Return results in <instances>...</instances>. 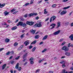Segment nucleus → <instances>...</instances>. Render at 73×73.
<instances>
[{
  "instance_id": "nucleus-1",
  "label": "nucleus",
  "mask_w": 73,
  "mask_h": 73,
  "mask_svg": "<svg viewBox=\"0 0 73 73\" xmlns=\"http://www.w3.org/2000/svg\"><path fill=\"white\" fill-rule=\"evenodd\" d=\"M19 63H17L15 66V69H18V71H21V68L20 67H19Z\"/></svg>"
},
{
  "instance_id": "nucleus-2",
  "label": "nucleus",
  "mask_w": 73,
  "mask_h": 73,
  "mask_svg": "<svg viewBox=\"0 0 73 73\" xmlns=\"http://www.w3.org/2000/svg\"><path fill=\"white\" fill-rule=\"evenodd\" d=\"M37 15V13H31L29 15V17H32V16H36V15Z\"/></svg>"
},
{
  "instance_id": "nucleus-3",
  "label": "nucleus",
  "mask_w": 73,
  "mask_h": 73,
  "mask_svg": "<svg viewBox=\"0 0 73 73\" xmlns=\"http://www.w3.org/2000/svg\"><path fill=\"white\" fill-rule=\"evenodd\" d=\"M56 17L54 16H53L50 18V23L52 22V19H53L52 20V21H54V20L56 19Z\"/></svg>"
},
{
  "instance_id": "nucleus-4",
  "label": "nucleus",
  "mask_w": 73,
  "mask_h": 73,
  "mask_svg": "<svg viewBox=\"0 0 73 73\" xmlns=\"http://www.w3.org/2000/svg\"><path fill=\"white\" fill-rule=\"evenodd\" d=\"M62 50H65V52H67L69 50V49L66 48V46H63L62 48Z\"/></svg>"
},
{
  "instance_id": "nucleus-5",
  "label": "nucleus",
  "mask_w": 73,
  "mask_h": 73,
  "mask_svg": "<svg viewBox=\"0 0 73 73\" xmlns=\"http://www.w3.org/2000/svg\"><path fill=\"white\" fill-rule=\"evenodd\" d=\"M60 30H58V31L55 32L54 33V35L56 36V35H58L60 33Z\"/></svg>"
},
{
  "instance_id": "nucleus-6",
  "label": "nucleus",
  "mask_w": 73,
  "mask_h": 73,
  "mask_svg": "<svg viewBox=\"0 0 73 73\" xmlns=\"http://www.w3.org/2000/svg\"><path fill=\"white\" fill-rule=\"evenodd\" d=\"M24 44H25V46H27L28 45H29V40H27L24 43Z\"/></svg>"
},
{
  "instance_id": "nucleus-7",
  "label": "nucleus",
  "mask_w": 73,
  "mask_h": 73,
  "mask_svg": "<svg viewBox=\"0 0 73 73\" xmlns=\"http://www.w3.org/2000/svg\"><path fill=\"white\" fill-rule=\"evenodd\" d=\"M34 59L33 58H31L30 59V64H33L34 63L33 62V61Z\"/></svg>"
},
{
  "instance_id": "nucleus-8",
  "label": "nucleus",
  "mask_w": 73,
  "mask_h": 73,
  "mask_svg": "<svg viewBox=\"0 0 73 73\" xmlns=\"http://www.w3.org/2000/svg\"><path fill=\"white\" fill-rule=\"evenodd\" d=\"M52 26H53L52 27L50 28L51 29H53L54 28V27L56 26V24H54V23H52L50 25V27H52Z\"/></svg>"
},
{
  "instance_id": "nucleus-9",
  "label": "nucleus",
  "mask_w": 73,
  "mask_h": 73,
  "mask_svg": "<svg viewBox=\"0 0 73 73\" xmlns=\"http://www.w3.org/2000/svg\"><path fill=\"white\" fill-rule=\"evenodd\" d=\"M67 13V11H63L60 13L61 15H64Z\"/></svg>"
},
{
  "instance_id": "nucleus-10",
  "label": "nucleus",
  "mask_w": 73,
  "mask_h": 73,
  "mask_svg": "<svg viewBox=\"0 0 73 73\" xmlns=\"http://www.w3.org/2000/svg\"><path fill=\"white\" fill-rule=\"evenodd\" d=\"M57 27H56L57 28H59L60 27V25L61 24V22H58L57 23Z\"/></svg>"
},
{
  "instance_id": "nucleus-11",
  "label": "nucleus",
  "mask_w": 73,
  "mask_h": 73,
  "mask_svg": "<svg viewBox=\"0 0 73 73\" xmlns=\"http://www.w3.org/2000/svg\"><path fill=\"white\" fill-rule=\"evenodd\" d=\"M69 38L71 39V40L73 41V34L71 35L69 37Z\"/></svg>"
},
{
  "instance_id": "nucleus-12",
  "label": "nucleus",
  "mask_w": 73,
  "mask_h": 73,
  "mask_svg": "<svg viewBox=\"0 0 73 73\" xmlns=\"http://www.w3.org/2000/svg\"><path fill=\"white\" fill-rule=\"evenodd\" d=\"M65 54L67 56H69L70 55V53L68 52H66L65 53Z\"/></svg>"
},
{
  "instance_id": "nucleus-13",
  "label": "nucleus",
  "mask_w": 73,
  "mask_h": 73,
  "mask_svg": "<svg viewBox=\"0 0 73 73\" xmlns=\"http://www.w3.org/2000/svg\"><path fill=\"white\" fill-rule=\"evenodd\" d=\"M30 32L31 33H33V34H35L36 31H35V30L32 29L31 30Z\"/></svg>"
},
{
  "instance_id": "nucleus-14",
  "label": "nucleus",
  "mask_w": 73,
  "mask_h": 73,
  "mask_svg": "<svg viewBox=\"0 0 73 73\" xmlns=\"http://www.w3.org/2000/svg\"><path fill=\"white\" fill-rule=\"evenodd\" d=\"M17 29V26H15L11 29V30L13 31L14 30H16V29Z\"/></svg>"
},
{
  "instance_id": "nucleus-15",
  "label": "nucleus",
  "mask_w": 73,
  "mask_h": 73,
  "mask_svg": "<svg viewBox=\"0 0 73 73\" xmlns=\"http://www.w3.org/2000/svg\"><path fill=\"white\" fill-rule=\"evenodd\" d=\"M9 41H10V39L8 38H6L5 40V42H9Z\"/></svg>"
},
{
  "instance_id": "nucleus-16",
  "label": "nucleus",
  "mask_w": 73,
  "mask_h": 73,
  "mask_svg": "<svg viewBox=\"0 0 73 73\" xmlns=\"http://www.w3.org/2000/svg\"><path fill=\"white\" fill-rule=\"evenodd\" d=\"M6 66H7V64H5L3 66L2 68V70H4V68H5Z\"/></svg>"
},
{
  "instance_id": "nucleus-17",
  "label": "nucleus",
  "mask_w": 73,
  "mask_h": 73,
  "mask_svg": "<svg viewBox=\"0 0 73 73\" xmlns=\"http://www.w3.org/2000/svg\"><path fill=\"white\" fill-rule=\"evenodd\" d=\"M4 14H5V16H7L9 14V13H8V12L7 11H6L4 13Z\"/></svg>"
},
{
  "instance_id": "nucleus-18",
  "label": "nucleus",
  "mask_w": 73,
  "mask_h": 73,
  "mask_svg": "<svg viewBox=\"0 0 73 73\" xmlns=\"http://www.w3.org/2000/svg\"><path fill=\"white\" fill-rule=\"evenodd\" d=\"M39 37L40 35H37L35 36V39H38V38Z\"/></svg>"
},
{
  "instance_id": "nucleus-19",
  "label": "nucleus",
  "mask_w": 73,
  "mask_h": 73,
  "mask_svg": "<svg viewBox=\"0 0 73 73\" xmlns=\"http://www.w3.org/2000/svg\"><path fill=\"white\" fill-rule=\"evenodd\" d=\"M5 5V3L1 5V4L0 3V8H3L4 5Z\"/></svg>"
},
{
  "instance_id": "nucleus-20",
  "label": "nucleus",
  "mask_w": 73,
  "mask_h": 73,
  "mask_svg": "<svg viewBox=\"0 0 73 73\" xmlns=\"http://www.w3.org/2000/svg\"><path fill=\"white\" fill-rule=\"evenodd\" d=\"M48 38V35H46L43 38L42 40H44L45 39H46Z\"/></svg>"
},
{
  "instance_id": "nucleus-21",
  "label": "nucleus",
  "mask_w": 73,
  "mask_h": 73,
  "mask_svg": "<svg viewBox=\"0 0 73 73\" xmlns=\"http://www.w3.org/2000/svg\"><path fill=\"white\" fill-rule=\"evenodd\" d=\"M38 27H41L42 26L41 25V22H39L38 24Z\"/></svg>"
},
{
  "instance_id": "nucleus-22",
  "label": "nucleus",
  "mask_w": 73,
  "mask_h": 73,
  "mask_svg": "<svg viewBox=\"0 0 73 73\" xmlns=\"http://www.w3.org/2000/svg\"><path fill=\"white\" fill-rule=\"evenodd\" d=\"M23 46H24V45H22L20 46V47L18 49V50H20L21 49L23 48Z\"/></svg>"
},
{
  "instance_id": "nucleus-23",
  "label": "nucleus",
  "mask_w": 73,
  "mask_h": 73,
  "mask_svg": "<svg viewBox=\"0 0 73 73\" xmlns=\"http://www.w3.org/2000/svg\"><path fill=\"white\" fill-rule=\"evenodd\" d=\"M36 42H37V40H35L34 41H33V42L31 43V45H32V44H36Z\"/></svg>"
},
{
  "instance_id": "nucleus-24",
  "label": "nucleus",
  "mask_w": 73,
  "mask_h": 73,
  "mask_svg": "<svg viewBox=\"0 0 73 73\" xmlns=\"http://www.w3.org/2000/svg\"><path fill=\"white\" fill-rule=\"evenodd\" d=\"M19 23L20 26H23V22H19Z\"/></svg>"
},
{
  "instance_id": "nucleus-25",
  "label": "nucleus",
  "mask_w": 73,
  "mask_h": 73,
  "mask_svg": "<svg viewBox=\"0 0 73 73\" xmlns=\"http://www.w3.org/2000/svg\"><path fill=\"white\" fill-rule=\"evenodd\" d=\"M34 24V22L32 21L30 22V24L29 25H32Z\"/></svg>"
},
{
  "instance_id": "nucleus-26",
  "label": "nucleus",
  "mask_w": 73,
  "mask_h": 73,
  "mask_svg": "<svg viewBox=\"0 0 73 73\" xmlns=\"http://www.w3.org/2000/svg\"><path fill=\"white\" fill-rule=\"evenodd\" d=\"M70 8V6H68L66 7H64L63 8V9H68Z\"/></svg>"
},
{
  "instance_id": "nucleus-27",
  "label": "nucleus",
  "mask_w": 73,
  "mask_h": 73,
  "mask_svg": "<svg viewBox=\"0 0 73 73\" xmlns=\"http://www.w3.org/2000/svg\"><path fill=\"white\" fill-rule=\"evenodd\" d=\"M25 37V36L24 35V34H23L21 36V38H24Z\"/></svg>"
},
{
  "instance_id": "nucleus-28",
  "label": "nucleus",
  "mask_w": 73,
  "mask_h": 73,
  "mask_svg": "<svg viewBox=\"0 0 73 73\" xmlns=\"http://www.w3.org/2000/svg\"><path fill=\"white\" fill-rule=\"evenodd\" d=\"M23 27H24V28L26 27H27V25L26 24L24 23H23V25H22Z\"/></svg>"
},
{
  "instance_id": "nucleus-29",
  "label": "nucleus",
  "mask_w": 73,
  "mask_h": 73,
  "mask_svg": "<svg viewBox=\"0 0 73 73\" xmlns=\"http://www.w3.org/2000/svg\"><path fill=\"white\" fill-rule=\"evenodd\" d=\"M38 23L36 24L34 26V27H35V28H36V27H38Z\"/></svg>"
},
{
  "instance_id": "nucleus-30",
  "label": "nucleus",
  "mask_w": 73,
  "mask_h": 73,
  "mask_svg": "<svg viewBox=\"0 0 73 73\" xmlns=\"http://www.w3.org/2000/svg\"><path fill=\"white\" fill-rule=\"evenodd\" d=\"M10 53H11V52L9 51L8 52H7V53H6V56H8V55H9V54H10Z\"/></svg>"
},
{
  "instance_id": "nucleus-31",
  "label": "nucleus",
  "mask_w": 73,
  "mask_h": 73,
  "mask_svg": "<svg viewBox=\"0 0 73 73\" xmlns=\"http://www.w3.org/2000/svg\"><path fill=\"white\" fill-rule=\"evenodd\" d=\"M66 72V71L65 70H63L62 73H68L67 71H66V72Z\"/></svg>"
},
{
  "instance_id": "nucleus-32",
  "label": "nucleus",
  "mask_w": 73,
  "mask_h": 73,
  "mask_svg": "<svg viewBox=\"0 0 73 73\" xmlns=\"http://www.w3.org/2000/svg\"><path fill=\"white\" fill-rule=\"evenodd\" d=\"M15 9H12L11 11V13L13 12H15Z\"/></svg>"
},
{
  "instance_id": "nucleus-33",
  "label": "nucleus",
  "mask_w": 73,
  "mask_h": 73,
  "mask_svg": "<svg viewBox=\"0 0 73 73\" xmlns=\"http://www.w3.org/2000/svg\"><path fill=\"white\" fill-rule=\"evenodd\" d=\"M14 45L15 46H17V45H18V43L17 42H15L14 43Z\"/></svg>"
},
{
  "instance_id": "nucleus-34",
  "label": "nucleus",
  "mask_w": 73,
  "mask_h": 73,
  "mask_svg": "<svg viewBox=\"0 0 73 73\" xmlns=\"http://www.w3.org/2000/svg\"><path fill=\"white\" fill-rule=\"evenodd\" d=\"M28 55V54H27V53H25L24 54V56H25V57H26V56H27Z\"/></svg>"
},
{
  "instance_id": "nucleus-35",
  "label": "nucleus",
  "mask_w": 73,
  "mask_h": 73,
  "mask_svg": "<svg viewBox=\"0 0 73 73\" xmlns=\"http://www.w3.org/2000/svg\"><path fill=\"white\" fill-rule=\"evenodd\" d=\"M62 66L63 68H65V67L66 66V65H65V63H64L62 64Z\"/></svg>"
},
{
  "instance_id": "nucleus-36",
  "label": "nucleus",
  "mask_w": 73,
  "mask_h": 73,
  "mask_svg": "<svg viewBox=\"0 0 73 73\" xmlns=\"http://www.w3.org/2000/svg\"><path fill=\"white\" fill-rule=\"evenodd\" d=\"M30 23V22L29 21H27L26 22V24H27V25H29Z\"/></svg>"
},
{
  "instance_id": "nucleus-37",
  "label": "nucleus",
  "mask_w": 73,
  "mask_h": 73,
  "mask_svg": "<svg viewBox=\"0 0 73 73\" xmlns=\"http://www.w3.org/2000/svg\"><path fill=\"white\" fill-rule=\"evenodd\" d=\"M46 49H45L44 50L42 51V53H44V52H46Z\"/></svg>"
},
{
  "instance_id": "nucleus-38",
  "label": "nucleus",
  "mask_w": 73,
  "mask_h": 73,
  "mask_svg": "<svg viewBox=\"0 0 73 73\" xmlns=\"http://www.w3.org/2000/svg\"><path fill=\"white\" fill-rule=\"evenodd\" d=\"M24 17L25 18H26V17H28V14H25L24 15Z\"/></svg>"
},
{
  "instance_id": "nucleus-39",
  "label": "nucleus",
  "mask_w": 73,
  "mask_h": 73,
  "mask_svg": "<svg viewBox=\"0 0 73 73\" xmlns=\"http://www.w3.org/2000/svg\"><path fill=\"white\" fill-rule=\"evenodd\" d=\"M35 49H36V47H34L32 50V52H35Z\"/></svg>"
},
{
  "instance_id": "nucleus-40",
  "label": "nucleus",
  "mask_w": 73,
  "mask_h": 73,
  "mask_svg": "<svg viewBox=\"0 0 73 73\" xmlns=\"http://www.w3.org/2000/svg\"><path fill=\"white\" fill-rule=\"evenodd\" d=\"M29 3H26L23 6H27L28 5H29Z\"/></svg>"
},
{
  "instance_id": "nucleus-41",
  "label": "nucleus",
  "mask_w": 73,
  "mask_h": 73,
  "mask_svg": "<svg viewBox=\"0 0 73 73\" xmlns=\"http://www.w3.org/2000/svg\"><path fill=\"white\" fill-rule=\"evenodd\" d=\"M20 56H19L15 58V60H18V59H19V58H20Z\"/></svg>"
},
{
  "instance_id": "nucleus-42",
  "label": "nucleus",
  "mask_w": 73,
  "mask_h": 73,
  "mask_svg": "<svg viewBox=\"0 0 73 73\" xmlns=\"http://www.w3.org/2000/svg\"><path fill=\"white\" fill-rule=\"evenodd\" d=\"M35 19L36 20H38L39 19V17H35Z\"/></svg>"
},
{
  "instance_id": "nucleus-43",
  "label": "nucleus",
  "mask_w": 73,
  "mask_h": 73,
  "mask_svg": "<svg viewBox=\"0 0 73 73\" xmlns=\"http://www.w3.org/2000/svg\"><path fill=\"white\" fill-rule=\"evenodd\" d=\"M32 47H33V46H32V45L30 46L29 47V49H32Z\"/></svg>"
},
{
  "instance_id": "nucleus-44",
  "label": "nucleus",
  "mask_w": 73,
  "mask_h": 73,
  "mask_svg": "<svg viewBox=\"0 0 73 73\" xmlns=\"http://www.w3.org/2000/svg\"><path fill=\"white\" fill-rule=\"evenodd\" d=\"M48 11H44V14L45 15H46V14H47V13H48Z\"/></svg>"
},
{
  "instance_id": "nucleus-45",
  "label": "nucleus",
  "mask_w": 73,
  "mask_h": 73,
  "mask_svg": "<svg viewBox=\"0 0 73 73\" xmlns=\"http://www.w3.org/2000/svg\"><path fill=\"white\" fill-rule=\"evenodd\" d=\"M4 48H1L0 49V52H1V51H2V50H4Z\"/></svg>"
},
{
  "instance_id": "nucleus-46",
  "label": "nucleus",
  "mask_w": 73,
  "mask_h": 73,
  "mask_svg": "<svg viewBox=\"0 0 73 73\" xmlns=\"http://www.w3.org/2000/svg\"><path fill=\"white\" fill-rule=\"evenodd\" d=\"M65 61H62V62H60V64H64V63H65Z\"/></svg>"
},
{
  "instance_id": "nucleus-47",
  "label": "nucleus",
  "mask_w": 73,
  "mask_h": 73,
  "mask_svg": "<svg viewBox=\"0 0 73 73\" xmlns=\"http://www.w3.org/2000/svg\"><path fill=\"white\" fill-rule=\"evenodd\" d=\"M65 43H66V42H63L62 43V45H64L65 44Z\"/></svg>"
},
{
  "instance_id": "nucleus-48",
  "label": "nucleus",
  "mask_w": 73,
  "mask_h": 73,
  "mask_svg": "<svg viewBox=\"0 0 73 73\" xmlns=\"http://www.w3.org/2000/svg\"><path fill=\"white\" fill-rule=\"evenodd\" d=\"M17 12H18V11H15L13 13V14H16V13H17Z\"/></svg>"
},
{
  "instance_id": "nucleus-49",
  "label": "nucleus",
  "mask_w": 73,
  "mask_h": 73,
  "mask_svg": "<svg viewBox=\"0 0 73 73\" xmlns=\"http://www.w3.org/2000/svg\"><path fill=\"white\" fill-rule=\"evenodd\" d=\"M23 59H26V57L23 56Z\"/></svg>"
},
{
  "instance_id": "nucleus-50",
  "label": "nucleus",
  "mask_w": 73,
  "mask_h": 73,
  "mask_svg": "<svg viewBox=\"0 0 73 73\" xmlns=\"http://www.w3.org/2000/svg\"><path fill=\"white\" fill-rule=\"evenodd\" d=\"M49 18H47L45 20V21H48L49 20Z\"/></svg>"
},
{
  "instance_id": "nucleus-51",
  "label": "nucleus",
  "mask_w": 73,
  "mask_h": 73,
  "mask_svg": "<svg viewBox=\"0 0 73 73\" xmlns=\"http://www.w3.org/2000/svg\"><path fill=\"white\" fill-rule=\"evenodd\" d=\"M56 7V4H54L52 6V7Z\"/></svg>"
},
{
  "instance_id": "nucleus-52",
  "label": "nucleus",
  "mask_w": 73,
  "mask_h": 73,
  "mask_svg": "<svg viewBox=\"0 0 73 73\" xmlns=\"http://www.w3.org/2000/svg\"><path fill=\"white\" fill-rule=\"evenodd\" d=\"M10 53H11V54H13V53H14V52H13V51H12L10 52Z\"/></svg>"
},
{
  "instance_id": "nucleus-53",
  "label": "nucleus",
  "mask_w": 73,
  "mask_h": 73,
  "mask_svg": "<svg viewBox=\"0 0 73 73\" xmlns=\"http://www.w3.org/2000/svg\"><path fill=\"white\" fill-rule=\"evenodd\" d=\"M21 21H24V18H21Z\"/></svg>"
},
{
  "instance_id": "nucleus-54",
  "label": "nucleus",
  "mask_w": 73,
  "mask_h": 73,
  "mask_svg": "<svg viewBox=\"0 0 73 73\" xmlns=\"http://www.w3.org/2000/svg\"><path fill=\"white\" fill-rule=\"evenodd\" d=\"M40 71V70L38 69L36 71V72L37 73V72H39Z\"/></svg>"
},
{
  "instance_id": "nucleus-55",
  "label": "nucleus",
  "mask_w": 73,
  "mask_h": 73,
  "mask_svg": "<svg viewBox=\"0 0 73 73\" xmlns=\"http://www.w3.org/2000/svg\"><path fill=\"white\" fill-rule=\"evenodd\" d=\"M62 40H63V38H62L60 40H59V42H61V41H62Z\"/></svg>"
},
{
  "instance_id": "nucleus-56",
  "label": "nucleus",
  "mask_w": 73,
  "mask_h": 73,
  "mask_svg": "<svg viewBox=\"0 0 73 73\" xmlns=\"http://www.w3.org/2000/svg\"><path fill=\"white\" fill-rule=\"evenodd\" d=\"M42 44H43V42H41L40 43L39 45H41Z\"/></svg>"
},
{
  "instance_id": "nucleus-57",
  "label": "nucleus",
  "mask_w": 73,
  "mask_h": 73,
  "mask_svg": "<svg viewBox=\"0 0 73 73\" xmlns=\"http://www.w3.org/2000/svg\"><path fill=\"white\" fill-rule=\"evenodd\" d=\"M12 57H13V56H11L9 58V60H11V58H12Z\"/></svg>"
},
{
  "instance_id": "nucleus-58",
  "label": "nucleus",
  "mask_w": 73,
  "mask_h": 73,
  "mask_svg": "<svg viewBox=\"0 0 73 73\" xmlns=\"http://www.w3.org/2000/svg\"><path fill=\"white\" fill-rule=\"evenodd\" d=\"M71 44L70 43H69V44H68V47H70V45Z\"/></svg>"
},
{
  "instance_id": "nucleus-59",
  "label": "nucleus",
  "mask_w": 73,
  "mask_h": 73,
  "mask_svg": "<svg viewBox=\"0 0 73 73\" xmlns=\"http://www.w3.org/2000/svg\"><path fill=\"white\" fill-rule=\"evenodd\" d=\"M7 22H8V23H11V21L9 20H8Z\"/></svg>"
},
{
  "instance_id": "nucleus-60",
  "label": "nucleus",
  "mask_w": 73,
  "mask_h": 73,
  "mask_svg": "<svg viewBox=\"0 0 73 73\" xmlns=\"http://www.w3.org/2000/svg\"><path fill=\"white\" fill-rule=\"evenodd\" d=\"M28 63L27 62H26L24 64V65H25L27 64Z\"/></svg>"
},
{
  "instance_id": "nucleus-61",
  "label": "nucleus",
  "mask_w": 73,
  "mask_h": 73,
  "mask_svg": "<svg viewBox=\"0 0 73 73\" xmlns=\"http://www.w3.org/2000/svg\"><path fill=\"white\" fill-rule=\"evenodd\" d=\"M68 0H64L63 2H66V1H68Z\"/></svg>"
},
{
  "instance_id": "nucleus-62",
  "label": "nucleus",
  "mask_w": 73,
  "mask_h": 73,
  "mask_svg": "<svg viewBox=\"0 0 73 73\" xmlns=\"http://www.w3.org/2000/svg\"><path fill=\"white\" fill-rule=\"evenodd\" d=\"M54 60H56L57 59V58L55 57L54 58Z\"/></svg>"
},
{
  "instance_id": "nucleus-63",
  "label": "nucleus",
  "mask_w": 73,
  "mask_h": 73,
  "mask_svg": "<svg viewBox=\"0 0 73 73\" xmlns=\"http://www.w3.org/2000/svg\"><path fill=\"white\" fill-rule=\"evenodd\" d=\"M15 62V61H13L11 62V64H13V63Z\"/></svg>"
},
{
  "instance_id": "nucleus-64",
  "label": "nucleus",
  "mask_w": 73,
  "mask_h": 73,
  "mask_svg": "<svg viewBox=\"0 0 73 73\" xmlns=\"http://www.w3.org/2000/svg\"><path fill=\"white\" fill-rule=\"evenodd\" d=\"M49 73H53V71H49Z\"/></svg>"
}]
</instances>
